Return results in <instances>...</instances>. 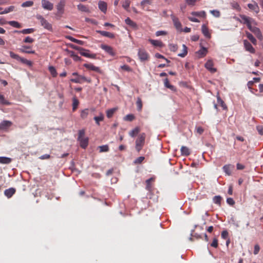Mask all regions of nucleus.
<instances>
[{"label": "nucleus", "instance_id": "1", "mask_svg": "<svg viewBox=\"0 0 263 263\" xmlns=\"http://www.w3.org/2000/svg\"><path fill=\"white\" fill-rule=\"evenodd\" d=\"M85 134V129L79 130L78 140L80 142V146L83 148H86L88 144V138L84 137Z\"/></svg>", "mask_w": 263, "mask_h": 263}, {"label": "nucleus", "instance_id": "2", "mask_svg": "<svg viewBox=\"0 0 263 263\" xmlns=\"http://www.w3.org/2000/svg\"><path fill=\"white\" fill-rule=\"evenodd\" d=\"M72 48L76 50H79L80 51V53L82 56L85 57L86 58H90V59H96V54L94 53H90L89 51L86 49H85L83 48L76 46L74 45L72 46Z\"/></svg>", "mask_w": 263, "mask_h": 263}, {"label": "nucleus", "instance_id": "3", "mask_svg": "<svg viewBox=\"0 0 263 263\" xmlns=\"http://www.w3.org/2000/svg\"><path fill=\"white\" fill-rule=\"evenodd\" d=\"M145 135L144 133L141 134L136 141V148L139 152L142 149L145 142Z\"/></svg>", "mask_w": 263, "mask_h": 263}, {"label": "nucleus", "instance_id": "4", "mask_svg": "<svg viewBox=\"0 0 263 263\" xmlns=\"http://www.w3.org/2000/svg\"><path fill=\"white\" fill-rule=\"evenodd\" d=\"M10 56L11 58L15 59L17 61H20L23 64H25L29 66L32 65V62L24 58L21 57L19 55L14 53L12 51L9 52Z\"/></svg>", "mask_w": 263, "mask_h": 263}, {"label": "nucleus", "instance_id": "5", "mask_svg": "<svg viewBox=\"0 0 263 263\" xmlns=\"http://www.w3.org/2000/svg\"><path fill=\"white\" fill-rule=\"evenodd\" d=\"M36 18L40 21L41 25L48 30H52V25L45 20L43 16L40 14L36 15Z\"/></svg>", "mask_w": 263, "mask_h": 263}, {"label": "nucleus", "instance_id": "6", "mask_svg": "<svg viewBox=\"0 0 263 263\" xmlns=\"http://www.w3.org/2000/svg\"><path fill=\"white\" fill-rule=\"evenodd\" d=\"M138 55L140 60L141 62L147 61L149 59V56L147 51L144 49H139Z\"/></svg>", "mask_w": 263, "mask_h": 263}, {"label": "nucleus", "instance_id": "7", "mask_svg": "<svg viewBox=\"0 0 263 263\" xmlns=\"http://www.w3.org/2000/svg\"><path fill=\"white\" fill-rule=\"evenodd\" d=\"M171 17L173 21V24L178 31H182V25L179 20V18L174 14L171 15Z\"/></svg>", "mask_w": 263, "mask_h": 263}, {"label": "nucleus", "instance_id": "8", "mask_svg": "<svg viewBox=\"0 0 263 263\" xmlns=\"http://www.w3.org/2000/svg\"><path fill=\"white\" fill-rule=\"evenodd\" d=\"M83 66L88 70L94 71L100 74L103 73V71L100 69V67H97L91 63H85L83 64Z\"/></svg>", "mask_w": 263, "mask_h": 263}, {"label": "nucleus", "instance_id": "9", "mask_svg": "<svg viewBox=\"0 0 263 263\" xmlns=\"http://www.w3.org/2000/svg\"><path fill=\"white\" fill-rule=\"evenodd\" d=\"M12 125V122L8 120H3L0 123L1 130L8 131Z\"/></svg>", "mask_w": 263, "mask_h": 263}, {"label": "nucleus", "instance_id": "10", "mask_svg": "<svg viewBox=\"0 0 263 263\" xmlns=\"http://www.w3.org/2000/svg\"><path fill=\"white\" fill-rule=\"evenodd\" d=\"M243 45L246 51L250 52L251 53H255V49L252 46L251 44L247 40L243 41Z\"/></svg>", "mask_w": 263, "mask_h": 263}, {"label": "nucleus", "instance_id": "11", "mask_svg": "<svg viewBox=\"0 0 263 263\" xmlns=\"http://www.w3.org/2000/svg\"><path fill=\"white\" fill-rule=\"evenodd\" d=\"M42 6L43 9L51 11L53 8V4L48 0H42Z\"/></svg>", "mask_w": 263, "mask_h": 263}, {"label": "nucleus", "instance_id": "12", "mask_svg": "<svg viewBox=\"0 0 263 263\" xmlns=\"http://www.w3.org/2000/svg\"><path fill=\"white\" fill-rule=\"evenodd\" d=\"M100 47L109 55L111 56L115 55V52L111 46L105 44H101Z\"/></svg>", "mask_w": 263, "mask_h": 263}, {"label": "nucleus", "instance_id": "13", "mask_svg": "<svg viewBox=\"0 0 263 263\" xmlns=\"http://www.w3.org/2000/svg\"><path fill=\"white\" fill-rule=\"evenodd\" d=\"M66 4L65 0H61L57 5L58 13L62 14L64 12V7Z\"/></svg>", "mask_w": 263, "mask_h": 263}, {"label": "nucleus", "instance_id": "14", "mask_svg": "<svg viewBox=\"0 0 263 263\" xmlns=\"http://www.w3.org/2000/svg\"><path fill=\"white\" fill-rule=\"evenodd\" d=\"M213 66L214 63L211 60H208L205 64V67L212 73H214L216 71V69L214 68Z\"/></svg>", "mask_w": 263, "mask_h": 263}, {"label": "nucleus", "instance_id": "15", "mask_svg": "<svg viewBox=\"0 0 263 263\" xmlns=\"http://www.w3.org/2000/svg\"><path fill=\"white\" fill-rule=\"evenodd\" d=\"M201 31L205 37L208 39H210L211 37V33L208 28V27L205 25L203 24L201 27Z\"/></svg>", "mask_w": 263, "mask_h": 263}, {"label": "nucleus", "instance_id": "16", "mask_svg": "<svg viewBox=\"0 0 263 263\" xmlns=\"http://www.w3.org/2000/svg\"><path fill=\"white\" fill-rule=\"evenodd\" d=\"M96 32L102 36H106L110 39H114L115 37L114 33L109 32L101 30H97Z\"/></svg>", "mask_w": 263, "mask_h": 263}, {"label": "nucleus", "instance_id": "17", "mask_svg": "<svg viewBox=\"0 0 263 263\" xmlns=\"http://www.w3.org/2000/svg\"><path fill=\"white\" fill-rule=\"evenodd\" d=\"M31 49L30 46H22V48H20L19 50L20 52L22 53H32L34 54L35 53V51L32 50H28Z\"/></svg>", "mask_w": 263, "mask_h": 263}, {"label": "nucleus", "instance_id": "18", "mask_svg": "<svg viewBox=\"0 0 263 263\" xmlns=\"http://www.w3.org/2000/svg\"><path fill=\"white\" fill-rule=\"evenodd\" d=\"M251 32H252L259 40H261L262 39L261 32L258 28L254 27Z\"/></svg>", "mask_w": 263, "mask_h": 263}, {"label": "nucleus", "instance_id": "19", "mask_svg": "<svg viewBox=\"0 0 263 263\" xmlns=\"http://www.w3.org/2000/svg\"><path fill=\"white\" fill-rule=\"evenodd\" d=\"M15 191L16 190L14 188L11 187L6 190L4 192V194L6 197L9 198L15 194Z\"/></svg>", "mask_w": 263, "mask_h": 263}, {"label": "nucleus", "instance_id": "20", "mask_svg": "<svg viewBox=\"0 0 263 263\" xmlns=\"http://www.w3.org/2000/svg\"><path fill=\"white\" fill-rule=\"evenodd\" d=\"M86 77L79 75L78 77H77L75 79H70V81L76 83H82L83 82H85V79Z\"/></svg>", "mask_w": 263, "mask_h": 263}, {"label": "nucleus", "instance_id": "21", "mask_svg": "<svg viewBox=\"0 0 263 263\" xmlns=\"http://www.w3.org/2000/svg\"><path fill=\"white\" fill-rule=\"evenodd\" d=\"M240 17L241 18V20H239V22L244 24H249V23L252 20V18L245 15H240Z\"/></svg>", "mask_w": 263, "mask_h": 263}, {"label": "nucleus", "instance_id": "22", "mask_svg": "<svg viewBox=\"0 0 263 263\" xmlns=\"http://www.w3.org/2000/svg\"><path fill=\"white\" fill-rule=\"evenodd\" d=\"M246 36L248 37V39L251 42V43L254 45H257V40H256V39L253 36V35L251 33H250V32H249L248 31H246Z\"/></svg>", "mask_w": 263, "mask_h": 263}, {"label": "nucleus", "instance_id": "23", "mask_svg": "<svg viewBox=\"0 0 263 263\" xmlns=\"http://www.w3.org/2000/svg\"><path fill=\"white\" fill-rule=\"evenodd\" d=\"M99 8L101 11L105 13L107 10V4L103 1H100L98 3Z\"/></svg>", "mask_w": 263, "mask_h": 263}, {"label": "nucleus", "instance_id": "24", "mask_svg": "<svg viewBox=\"0 0 263 263\" xmlns=\"http://www.w3.org/2000/svg\"><path fill=\"white\" fill-rule=\"evenodd\" d=\"M78 9L82 12H89V9L87 6L80 4L77 6Z\"/></svg>", "mask_w": 263, "mask_h": 263}, {"label": "nucleus", "instance_id": "25", "mask_svg": "<svg viewBox=\"0 0 263 263\" xmlns=\"http://www.w3.org/2000/svg\"><path fill=\"white\" fill-rule=\"evenodd\" d=\"M125 23L133 28H137V24L133 21L129 17H127L125 20Z\"/></svg>", "mask_w": 263, "mask_h": 263}, {"label": "nucleus", "instance_id": "26", "mask_svg": "<svg viewBox=\"0 0 263 263\" xmlns=\"http://www.w3.org/2000/svg\"><path fill=\"white\" fill-rule=\"evenodd\" d=\"M181 155L184 156H189L190 154V151L186 146H182L180 149Z\"/></svg>", "mask_w": 263, "mask_h": 263}, {"label": "nucleus", "instance_id": "27", "mask_svg": "<svg viewBox=\"0 0 263 263\" xmlns=\"http://www.w3.org/2000/svg\"><path fill=\"white\" fill-rule=\"evenodd\" d=\"M149 42L154 46L157 47H162L163 43L161 41L158 40H155L152 39H149Z\"/></svg>", "mask_w": 263, "mask_h": 263}, {"label": "nucleus", "instance_id": "28", "mask_svg": "<svg viewBox=\"0 0 263 263\" xmlns=\"http://www.w3.org/2000/svg\"><path fill=\"white\" fill-rule=\"evenodd\" d=\"M217 103L222 107L223 109L227 110V106L224 101L220 98L219 95L217 96Z\"/></svg>", "mask_w": 263, "mask_h": 263}, {"label": "nucleus", "instance_id": "29", "mask_svg": "<svg viewBox=\"0 0 263 263\" xmlns=\"http://www.w3.org/2000/svg\"><path fill=\"white\" fill-rule=\"evenodd\" d=\"M164 84L165 87H166V88H169L173 91H175V87L173 85L170 84L168 79L167 78L164 79Z\"/></svg>", "mask_w": 263, "mask_h": 263}, {"label": "nucleus", "instance_id": "30", "mask_svg": "<svg viewBox=\"0 0 263 263\" xmlns=\"http://www.w3.org/2000/svg\"><path fill=\"white\" fill-rule=\"evenodd\" d=\"M248 7L250 9L255 11L256 13H258L259 11V7L256 3H254V4H248Z\"/></svg>", "mask_w": 263, "mask_h": 263}, {"label": "nucleus", "instance_id": "31", "mask_svg": "<svg viewBox=\"0 0 263 263\" xmlns=\"http://www.w3.org/2000/svg\"><path fill=\"white\" fill-rule=\"evenodd\" d=\"M191 14L194 16L205 17L206 16V13L204 11L199 12L194 11L191 13Z\"/></svg>", "mask_w": 263, "mask_h": 263}, {"label": "nucleus", "instance_id": "32", "mask_svg": "<svg viewBox=\"0 0 263 263\" xmlns=\"http://www.w3.org/2000/svg\"><path fill=\"white\" fill-rule=\"evenodd\" d=\"M34 31V29L33 28H28L25 29L21 31H15V32L21 33L23 34H30L33 33Z\"/></svg>", "mask_w": 263, "mask_h": 263}, {"label": "nucleus", "instance_id": "33", "mask_svg": "<svg viewBox=\"0 0 263 263\" xmlns=\"http://www.w3.org/2000/svg\"><path fill=\"white\" fill-rule=\"evenodd\" d=\"M11 162V159L6 157H0V163L9 164Z\"/></svg>", "mask_w": 263, "mask_h": 263}, {"label": "nucleus", "instance_id": "34", "mask_svg": "<svg viewBox=\"0 0 263 263\" xmlns=\"http://www.w3.org/2000/svg\"><path fill=\"white\" fill-rule=\"evenodd\" d=\"M117 110V108H112L107 110L106 111L107 117L108 118H111Z\"/></svg>", "mask_w": 263, "mask_h": 263}, {"label": "nucleus", "instance_id": "35", "mask_svg": "<svg viewBox=\"0 0 263 263\" xmlns=\"http://www.w3.org/2000/svg\"><path fill=\"white\" fill-rule=\"evenodd\" d=\"M0 103L5 105H10L11 103L5 99L4 95H0Z\"/></svg>", "mask_w": 263, "mask_h": 263}, {"label": "nucleus", "instance_id": "36", "mask_svg": "<svg viewBox=\"0 0 263 263\" xmlns=\"http://www.w3.org/2000/svg\"><path fill=\"white\" fill-rule=\"evenodd\" d=\"M15 9V7L14 6H11L8 8L5 9V10L3 11L0 12V14H4L8 13L10 12L13 11Z\"/></svg>", "mask_w": 263, "mask_h": 263}, {"label": "nucleus", "instance_id": "37", "mask_svg": "<svg viewBox=\"0 0 263 263\" xmlns=\"http://www.w3.org/2000/svg\"><path fill=\"white\" fill-rule=\"evenodd\" d=\"M182 47H183L182 52L180 53H179L178 54V55L179 57L184 58L186 55V54L187 53V47L184 44H183Z\"/></svg>", "mask_w": 263, "mask_h": 263}, {"label": "nucleus", "instance_id": "38", "mask_svg": "<svg viewBox=\"0 0 263 263\" xmlns=\"http://www.w3.org/2000/svg\"><path fill=\"white\" fill-rule=\"evenodd\" d=\"M79 100L76 97L73 98V99H72V110L73 111H74L77 109V108L79 105Z\"/></svg>", "mask_w": 263, "mask_h": 263}, {"label": "nucleus", "instance_id": "39", "mask_svg": "<svg viewBox=\"0 0 263 263\" xmlns=\"http://www.w3.org/2000/svg\"><path fill=\"white\" fill-rule=\"evenodd\" d=\"M154 180V179L153 178H151L146 181V189L147 190H148L149 191H151L152 188V186L151 185V182L153 181Z\"/></svg>", "mask_w": 263, "mask_h": 263}, {"label": "nucleus", "instance_id": "40", "mask_svg": "<svg viewBox=\"0 0 263 263\" xmlns=\"http://www.w3.org/2000/svg\"><path fill=\"white\" fill-rule=\"evenodd\" d=\"M48 69L53 77L55 78L57 76L58 73L57 72L55 68L53 66H49Z\"/></svg>", "mask_w": 263, "mask_h": 263}, {"label": "nucleus", "instance_id": "41", "mask_svg": "<svg viewBox=\"0 0 263 263\" xmlns=\"http://www.w3.org/2000/svg\"><path fill=\"white\" fill-rule=\"evenodd\" d=\"M222 200V198L220 196H215L213 198V201L214 203L218 204V205H221V201Z\"/></svg>", "mask_w": 263, "mask_h": 263}, {"label": "nucleus", "instance_id": "42", "mask_svg": "<svg viewBox=\"0 0 263 263\" xmlns=\"http://www.w3.org/2000/svg\"><path fill=\"white\" fill-rule=\"evenodd\" d=\"M104 119V116L102 114H101L99 116L94 117V120L97 125H100V122L102 121Z\"/></svg>", "mask_w": 263, "mask_h": 263}, {"label": "nucleus", "instance_id": "43", "mask_svg": "<svg viewBox=\"0 0 263 263\" xmlns=\"http://www.w3.org/2000/svg\"><path fill=\"white\" fill-rule=\"evenodd\" d=\"M140 132V128L138 127H136L134 129H133L132 130H131L129 133V135L132 137H134L136 135H137L139 132Z\"/></svg>", "mask_w": 263, "mask_h": 263}, {"label": "nucleus", "instance_id": "44", "mask_svg": "<svg viewBox=\"0 0 263 263\" xmlns=\"http://www.w3.org/2000/svg\"><path fill=\"white\" fill-rule=\"evenodd\" d=\"M230 167V165H225L222 167L223 171L228 175H230L231 174V170Z\"/></svg>", "mask_w": 263, "mask_h": 263}, {"label": "nucleus", "instance_id": "45", "mask_svg": "<svg viewBox=\"0 0 263 263\" xmlns=\"http://www.w3.org/2000/svg\"><path fill=\"white\" fill-rule=\"evenodd\" d=\"M98 148H99L100 153L107 152L109 151V147L107 145L100 146Z\"/></svg>", "mask_w": 263, "mask_h": 263}, {"label": "nucleus", "instance_id": "46", "mask_svg": "<svg viewBox=\"0 0 263 263\" xmlns=\"http://www.w3.org/2000/svg\"><path fill=\"white\" fill-rule=\"evenodd\" d=\"M8 24L10 25H11V26H12L13 27L17 28H20L21 27V24L16 21H10L8 22Z\"/></svg>", "mask_w": 263, "mask_h": 263}, {"label": "nucleus", "instance_id": "47", "mask_svg": "<svg viewBox=\"0 0 263 263\" xmlns=\"http://www.w3.org/2000/svg\"><path fill=\"white\" fill-rule=\"evenodd\" d=\"M153 0H143L141 2L140 5L141 7H142L143 8H144L146 5H152V4L153 3Z\"/></svg>", "mask_w": 263, "mask_h": 263}, {"label": "nucleus", "instance_id": "48", "mask_svg": "<svg viewBox=\"0 0 263 263\" xmlns=\"http://www.w3.org/2000/svg\"><path fill=\"white\" fill-rule=\"evenodd\" d=\"M88 115V109L86 108L81 111L80 116L81 118L86 119Z\"/></svg>", "mask_w": 263, "mask_h": 263}, {"label": "nucleus", "instance_id": "49", "mask_svg": "<svg viewBox=\"0 0 263 263\" xmlns=\"http://www.w3.org/2000/svg\"><path fill=\"white\" fill-rule=\"evenodd\" d=\"M136 105L137 107V109L139 111H141L142 108V102L140 98H137V100L136 102Z\"/></svg>", "mask_w": 263, "mask_h": 263}, {"label": "nucleus", "instance_id": "50", "mask_svg": "<svg viewBox=\"0 0 263 263\" xmlns=\"http://www.w3.org/2000/svg\"><path fill=\"white\" fill-rule=\"evenodd\" d=\"M135 119V117L133 114H128L124 117V120L127 121H132Z\"/></svg>", "mask_w": 263, "mask_h": 263}, {"label": "nucleus", "instance_id": "51", "mask_svg": "<svg viewBox=\"0 0 263 263\" xmlns=\"http://www.w3.org/2000/svg\"><path fill=\"white\" fill-rule=\"evenodd\" d=\"M130 4V1L128 0H126L125 1L122 2V7L126 10H128V9L129 7Z\"/></svg>", "mask_w": 263, "mask_h": 263}, {"label": "nucleus", "instance_id": "52", "mask_svg": "<svg viewBox=\"0 0 263 263\" xmlns=\"http://www.w3.org/2000/svg\"><path fill=\"white\" fill-rule=\"evenodd\" d=\"M68 39L72 42H74V43H77L79 45H83V41H81V40H77L75 38H73V37L72 36H69L68 37Z\"/></svg>", "mask_w": 263, "mask_h": 263}, {"label": "nucleus", "instance_id": "53", "mask_svg": "<svg viewBox=\"0 0 263 263\" xmlns=\"http://www.w3.org/2000/svg\"><path fill=\"white\" fill-rule=\"evenodd\" d=\"M170 50L173 52H176L178 49V46L176 44H170L168 45Z\"/></svg>", "mask_w": 263, "mask_h": 263}, {"label": "nucleus", "instance_id": "54", "mask_svg": "<svg viewBox=\"0 0 263 263\" xmlns=\"http://www.w3.org/2000/svg\"><path fill=\"white\" fill-rule=\"evenodd\" d=\"M33 2L29 1H26L24 3H23L22 4V7H31V6H33Z\"/></svg>", "mask_w": 263, "mask_h": 263}, {"label": "nucleus", "instance_id": "55", "mask_svg": "<svg viewBox=\"0 0 263 263\" xmlns=\"http://www.w3.org/2000/svg\"><path fill=\"white\" fill-rule=\"evenodd\" d=\"M144 159H145V158L143 156L139 157L135 160L134 163L135 164H140L143 161Z\"/></svg>", "mask_w": 263, "mask_h": 263}, {"label": "nucleus", "instance_id": "56", "mask_svg": "<svg viewBox=\"0 0 263 263\" xmlns=\"http://www.w3.org/2000/svg\"><path fill=\"white\" fill-rule=\"evenodd\" d=\"M34 39L30 37V36H27L23 40V42L25 43H32L34 42Z\"/></svg>", "mask_w": 263, "mask_h": 263}, {"label": "nucleus", "instance_id": "57", "mask_svg": "<svg viewBox=\"0 0 263 263\" xmlns=\"http://www.w3.org/2000/svg\"><path fill=\"white\" fill-rule=\"evenodd\" d=\"M197 1V0H185L186 3L189 6H192L195 5V4H196Z\"/></svg>", "mask_w": 263, "mask_h": 263}, {"label": "nucleus", "instance_id": "58", "mask_svg": "<svg viewBox=\"0 0 263 263\" xmlns=\"http://www.w3.org/2000/svg\"><path fill=\"white\" fill-rule=\"evenodd\" d=\"M210 12L215 17H218L220 15V13L218 10H211Z\"/></svg>", "mask_w": 263, "mask_h": 263}, {"label": "nucleus", "instance_id": "59", "mask_svg": "<svg viewBox=\"0 0 263 263\" xmlns=\"http://www.w3.org/2000/svg\"><path fill=\"white\" fill-rule=\"evenodd\" d=\"M218 240L217 238H215L213 239L212 242L211 244V246L214 248H217L218 247Z\"/></svg>", "mask_w": 263, "mask_h": 263}, {"label": "nucleus", "instance_id": "60", "mask_svg": "<svg viewBox=\"0 0 263 263\" xmlns=\"http://www.w3.org/2000/svg\"><path fill=\"white\" fill-rule=\"evenodd\" d=\"M120 68L125 71H131L132 68L127 65H124L120 67Z\"/></svg>", "mask_w": 263, "mask_h": 263}, {"label": "nucleus", "instance_id": "61", "mask_svg": "<svg viewBox=\"0 0 263 263\" xmlns=\"http://www.w3.org/2000/svg\"><path fill=\"white\" fill-rule=\"evenodd\" d=\"M206 52H207V50H206V48H202L201 49H200L198 51V53L203 57L205 55V54H206Z\"/></svg>", "mask_w": 263, "mask_h": 263}, {"label": "nucleus", "instance_id": "62", "mask_svg": "<svg viewBox=\"0 0 263 263\" xmlns=\"http://www.w3.org/2000/svg\"><path fill=\"white\" fill-rule=\"evenodd\" d=\"M229 235V233L227 231L224 230L221 233V237L223 239H226L228 238Z\"/></svg>", "mask_w": 263, "mask_h": 263}, {"label": "nucleus", "instance_id": "63", "mask_svg": "<svg viewBox=\"0 0 263 263\" xmlns=\"http://www.w3.org/2000/svg\"><path fill=\"white\" fill-rule=\"evenodd\" d=\"M227 202L230 205H233L235 204V201L232 198H228L227 199Z\"/></svg>", "mask_w": 263, "mask_h": 263}, {"label": "nucleus", "instance_id": "64", "mask_svg": "<svg viewBox=\"0 0 263 263\" xmlns=\"http://www.w3.org/2000/svg\"><path fill=\"white\" fill-rule=\"evenodd\" d=\"M51 157L50 155L49 154H45L41 156L39 158L41 160H44V159H49Z\"/></svg>", "mask_w": 263, "mask_h": 263}]
</instances>
